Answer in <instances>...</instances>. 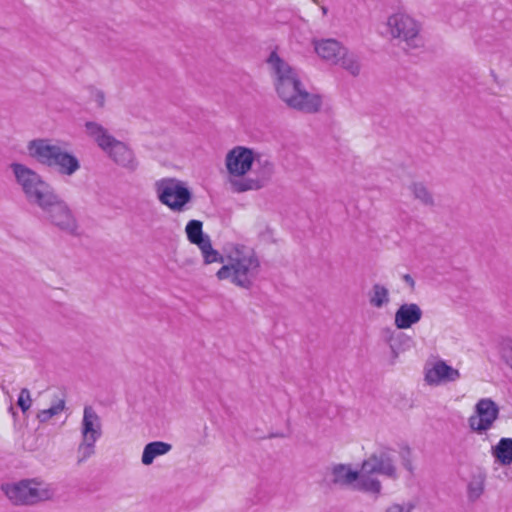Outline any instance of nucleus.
Returning <instances> with one entry per match:
<instances>
[{
    "label": "nucleus",
    "instance_id": "f257e3e1",
    "mask_svg": "<svg viewBox=\"0 0 512 512\" xmlns=\"http://www.w3.org/2000/svg\"><path fill=\"white\" fill-rule=\"evenodd\" d=\"M274 76L276 92L289 108L304 113H316L322 106V99L304 88L297 71L281 59L276 52L268 58Z\"/></svg>",
    "mask_w": 512,
    "mask_h": 512
},
{
    "label": "nucleus",
    "instance_id": "f03ea898",
    "mask_svg": "<svg viewBox=\"0 0 512 512\" xmlns=\"http://www.w3.org/2000/svg\"><path fill=\"white\" fill-rule=\"evenodd\" d=\"M27 150L31 158L44 166L55 168L61 175L72 176L81 167L74 154L49 139H33L28 142Z\"/></svg>",
    "mask_w": 512,
    "mask_h": 512
},
{
    "label": "nucleus",
    "instance_id": "7ed1b4c3",
    "mask_svg": "<svg viewBox=\"0 0 512 512\" xmlns=\"http://www.w3.org/2000/svg\"><path fill=\"white\" fill-rule=\"evenodd\" d=\"M85 131L98 147L103 150L116 164L134 171L138 163L133 151L122 141L117 140L101 124L94 121L85 123Z\"/></svg>",
    "mask_w": 512,
    "mask_h": 512
},
{
    "label": "nucleus",
    "instance_id": "20e7f679",
    "mask_svg": "<svg viewBox=\"0 0 512 512\" xmlns=\"http://www.w3.org/2000/svg\"><path fill=\"white\" fill-rule=\"evenodd\" d=\"M260 262L253 252L236 251L229 258L228 264L223 265L216 276L219 280L230 279L238 287L249 289L258 275Z\"/></svg>",
    "mask_w": 512,
    "mask_h": 512
},
{
    "label": "nucleus",
    "instance_id": "39448f33",
    "mask_svg": "<svg viewBox=\"0 0 512 512\" xmlns=\"http://www.w3.org/2000/svg\"><path fill=\"white\" fill-rule=\"evenodd\" d=\"M159 202L173 212H183L192 201L193 194L185 182L172 177L161 178L154 183Z\"/></svg>",
    "mask_w": 512,
    "mask_h": 512
},
{
    "label": "nucleus",
    "instance_id": "423d86ee",
    "mask_svg": "<svg viewBox=\"0 0 512 512\" xmlns=\"http://www.w3.org/2000/svg\"><path fill=\"white\" fill-rule=\"evenodd\" d=\"M387 29L392 38L404 43V49H416L424 45L419 23L404 13H395L387 19Z\"/></svg>",
    "mask_w": 512,
    "mask_h": 512
},
{
    "label": "nucleus",
    "instance_id": "0eeeda50",
    "mask_svg": "<svg viewBox=\"0 0 512 512\" xmlns=\"http://www.w3.org/2000/svg\"><path fill=\"white\" fill-rule=\"evenodd\" d=\"M44 219L59 230L70 234H78V222L69 205L60 197L43 213Z\"/></svg>",
    "mask_w": 512,
    "mask_h": 512
},
{
    "label": "nucleus",
    "instance_id": "6e6552de",
    "mask_svg": "<svg viewBox=\"0 0 512 512\" xmlns=\"http://www.w3.org/2000/svg\"><path fill=\"white\" fill-rule=\"evenodd\" d=\"M361 466L364 473L379 474L390 479L398 477L392 452L388 448H381L373 452L362 462Z\"/></svg>",
    "mask_w": 512,
    "mask_h": 512
},
{
    "label": "nucleus",
    "instance_id": "1a4fd4ad",
    "mask_svg": "<svg viewBox=\"0 0 512 512\" xmlns=\"http://www.w3.org/2000/svg\"><path fill=\"white\" fill-rule=\"evenodd\" d=\"M499 416V407L490 398H482L475 405V414L468 419L471 430L482 434L491 429Z\"/></svg>",
    "mask_w": 512,
    "mask_h": 512
},
{
    "label": "nucleus",
    "instance_id": "9d476101",
    "mask_svg": "<svg viewBox=\"0 0 512 512\" xmlns=\"http://www.w3.org/2000/svg\"><path fill=\"white\" fill-rule=\"evenodd\" d=\"M10 168L26 199L39 188L45 187L46 181L43 177L26 165L21 163H12Z\"/></svg>",
    "mask_w": 512,
    "mask_h": 512
},
{
    "label": "nucleus",
    "instance_id": "9b49d317",
    "mask_svg": "<svg viewBox=\"0 0 512 512\" xmlns=\"http://www.w3.org/2000/svg\"><path fill=\"white\" fill-rule=\"evenodd\" d=\"M5 495L16 505L34 504L42 499L40 491L29 481L2 486Z\"/></svg>",
    "mask_w": 512,
    "mask_h": 512
},
{
    "label": "nucleus",
    "instance_id": "f8f14e48",
    "mask_svg": "<svg viewBox=\"0 0 512 512\" xmlns=\"http://www.w3.org/2000/svg\"><path fill=\"white\" fill-rule=\"evenodd\" d=\"M254 160L251 149L237 146L226 155V167L231 175L239 177L245 175L251 169Z\"/></svg>",
    "mask_w": 512,
    "mask_h": 512
},
{
    "label": "nucleus",
    "instance_id": "ddd939ff",
    "mask_svg": "<svg viewBox=\"0 0 512 512\" xmlns=\"http://www.w3.org/2000/svg\"><path fill=\"white\" fill-rule=\"evenodd\" d=\"M460 378V372L444 361H437L425 373V381L430 385L454 382Z\"/></svg>",
    "mask_w": 512,
    "mask_h": 512
},
{
    "label": "nucleus",
    "instance_id": "4468645a",
    "mask_svg": "<svg viewBox=\"0 0 512 512\" xmlns=\"http://www.w3.org/2000/svg\"><path fill=\"white\" fill-rule=\"evenodd\" d=\"M423 312L416 303H404L395 312L394 324L398 329H409L422 318Z\"/></svg>",
    "mask_w": 512,
    "mask_h": 512
},
{
    "label": "nucleus",
    "instance_id": "2eb2a0df",
    "mask_svg": "<svg viewBox=\"0 0 512 512\" xmlns=\"http://www.w3.org/2000/svg\"><path fill=\"white\" fill-rule=\"evenodd\" d=\"M81 436L88 440H98L102 436L101 419L92 406L84 407Z\"/></svg>",
    "mask_w": 512,
    "mask_h": 512
},
{
    "label": "nucleus",
    "instance_id": "dca6fc26",
    "mask_svg": "<svg viewBox=\"0 0 512 512\" xmlns=\"http://www.w3.org/2000/svg\"><path fill=\"white\" fill-rule=\"evenodd\" d=\"M59 198L60 196L55 192L54 188L46 182L45 187L39 188L26 200L30 204L39 207L45 213Z\"/></svg>",
    "mask_w": 512,
    "mask_h": 512
},
{
    "label": "nucleus",
    "instance_id": "f3484780",
    "mask_svg": "<svg viewBox=\"0 0 512 512\" xmlns=\"http://www.w3.org/2000/svg\"><path fill=\"white\" fill-rule=\"evenodd\" d=\"M316 53L324 60L335 64L345 47L335 39H322L314 42Z\"/></svg>",
    "mask_w": 512,
    "mask_h": 512
},
{
    "label": "nucleus",
    "instance_id": "a211bd4d",
    "mask_svg": "<svg viewBox=\"0 0 512 512\" xmlns=\"http://www.w3.org/2000/svg\"><path fill=\"white\" fill-rule=\"evenodd\" d=\"M359 478V472L354 471L349 465L336 464L331 468V483L343 487H353Z\"/></svg>",
    "mask_w": 512,
    "mask_h": 512
},
{
    "label": "nucleus",
    "instance_id": "6ab92c4d",
    "mask_svg": "<svg viewBox=\"0 0 512 512\" xmlns=\"http://www.w3.org/2000/svg\"><path fill=\"white\" fill-rule=\"evenodd\" d=\"M172 445L162 441H153L145 445L141 461L144 465H151L158 456L168 453Z\"/></svg>",
    "mask_w": 512,
    "mask_h": 512
},
{
    "label": "nucleus",
    "instance_id": "aec40b11",
    "mask_svg": "<svg viewBox=\"0 0 512 512\" xmlns=\"http://www.w3.org/2000/svg\"><path fill=\"white\" fill-rule=\"evenodd\" d=\"M372 475V473L359 472V478L355 481L353 488L361 492L379 495L382 490L381 482Z\"/></svg>",
    "mask_w": 512,
    "mask_h": 512
},
{
    "label": "nucleus",
    "instance_id": "412c9836",
    "mask_svg": "<svg viewBox=\"0 0 512 512\" xmlns=\"http://www.w3.org/2000/svg\"><path fill=\"white\" fill-rule=\"evenodd\" d=\"M492 455L500 465H510L512 463V438H501L492 447Z\"/></svg>",
    "mask_w": 512,
    "mask_h": 512
},
{
    "label": "nucleus",
    "instance_id": "4be33fe9",
    "mask_svg": "<svg viewBox=\"0 0 512 512\" xmlns=\"http://www.w3.org/2000/svg\"><path fill=\"white\" fill-rule=\"evenodd\" d=\"M335 64H339L352 76H358L360 74L361 65L359 57L355 53L349 52L347 48L343 50V53L340 54V57Z\"/></svg>",
    "mask_w": 512,
    "mask_h": 512
},
{
    "label": "nucleus",
    "instance_id": "5701e85b",
    "mask_svg": "<svg viewBox=\"0 0 512 512\" xmlns=\"http://www.w3.org/2000/svg\"><path fill=\"white\" fill-rule=\"evenodd\" d=\"M202 226L201 221L190 220L185 228L188 240L198 247L210 239L208 235L203 233Z\"/></svg>",
    "mask_w": 512,
    "mask_h": 512
},
{
    "label": "nucleus",
    "instance_id": "b1692460",
    "mask_svg": "<svg viewBox=\"0 0 512 512\" xmlns=\"http://www.w3.org/2000/svg\"><path fill=\"white\" fill-rule=\"evenodd\" d=\"M369 302L375 308H382L390 302L389 290L379 283L374 284L369 293Z\"/></svg>",
    "mask_w": 512,
    "mask_h": 512
},
{
    "label": "nucleus",
    "instance_id": "393cba45",
    "mask_svg": "<svg viewBox=\"0 0 512 512\" xmlns=\"http://www.w3.org/2000/svg\"><path fill=\"white\" fill-rule=\"evenodd\" d=\"M387 332L390 334L387 341L395 357L398 356L399 351L410 347L412 339L406 334L402 332L394 334L390 330H387Z\"/></svg>",
    "mask_w": 512,
    "mask_h": 512
},
{
    "label": "nucleus",
    "instance_id": "a878e982",
    "mask_svg": "<svg viewBox=\"0 0 512 512\" xmlns=\"http://www.w3.org/2000/svg\"><path fill=\"white\" fill-rule=\"evenodd\" d=\"M65 409V399L64 397H55V400L52 402L51 406L48 409L40 410L37 413V419L41 423H45L49 421L52 417L60 414Z\"/></svg>",
    "mask_w": 512,
    "mask_h": 512
},
{
    "label": "nucleus",
    "instance_id": "bb28decb",
    "mask_svg": "<svg viewBox=\"0 0 512 512\" xmlns=\"http://www.w3.org/2000/svg\"><path fill=\"white\" fill-rule=\"evenodd\" d=\"M234 192H245L248 190H258L263 187V183L259 179L241 178L230 181Z\"/></svg>",
    "mask_w": 512,
    "mask_h": 512
},
{
    "label": "nucleus",
    "instance_id": "cd10ccee",
    "mask_svg": "<svg viewBox=\"0 0 512 512\" xmlns=\"http://www.w3.org/2000/svg\"><path fill=\"white\" fill-rule=\"evenodd\" d=\"M411 191L416 199L426 206H433L434 199L427 187L422 183H413Z\"/></svg>",
    "mask_w": 512,
    "mask_h": 512
},
{
    "label": "nucleus",
    "instance_id": "c85d7f7f",
    "mask_svg": "<svg viewBox=\"0 0 512 512\" xmlns=\"http://www.w3.org/2000/svg\"><path fill=\"white\" fill-rule=\"evenodd\" d=\"M199 249L202 252L204 262L206 264L214 263V262H221L223 263V257L222 255L215 250L211 245V240H207L202 245L199 246Z\"/></svg>",
    "mask_w": 512,
    "mask_h": 512
},
{
    "label": "nucleus",
    "instance_id": "c756f323",
    "mask_svg": "<svg viewBox=\"0 0 512 512\" xmlns=\"http://www.w3.org/2000/svg\"><path fill=\"white\" fill-rule=\"evenodd\" d=\"M97 440H88L82 438V442L79 444L77 453H78V462H84L88 458H90L95 453V443Z\"/></svg>",
    "mask_w": 512,
    "mask_h": 512
},
{
    "label": "nucleus",
    "instance_id": "7c9ffc66",
    "mask_svg": "<svg viewBox=\"0 0 512 512\" xmlns=\"http://www.w3.org/2000/svg\"><path fill=\"white\" fill-rule=\"evenodd\" d=\"M484 491V478H473L468 484V497L471 501L477 500Z\"/></svg>",
    "mask_w": 512,
    "mask_h": 512
},
{
    "label": "nucleus",
    "instance_id": "2f4dec72",
    "mask_svg": "<svg viewBox=\"0 0 512 512\" xmlns=\"http://www.w3.org/2000/svg\"><path fill=\"white\" fill-rule=\"evenodd\" d=\"M32 404L30 391L27 388H22L18 396L17 405L20 407L23 413H26Z\"/></svg>",
    "mask_w": 512,
    "mask_h": 512
},
{
    "label": "nucleus",
    "instance_id": "473e14b6",
    "mask_svg": "<svg viewBox=\"0 0 512 512\" xmlns=\"http://www.w3.org/2000/svg\"><path fill=\"white\" fill-rule=\"evenodd\" d=\"M501 356H502L503 361L512 370V341L509 340L502 344Z\"/></svg>",
    "mask_w": 512,
    "mask_h": 512
},
{
    "label": "nucleus",
    "instance_id": "72a5a7b5",
    "mask_svg": "<svg viewBox=\"0 0 512 512\" xmlns=\"http://www.w3.org/2000/svg\"><path fill=\"white\" fill-rule=\"evenodd\" d=\"M400 457L402 460V465L409 472L413 471L412 460H411V450L409 447H403L400 451Z\"/></svg>",
    "mask_w": 512,
    "mask_h": 512
},
{
    "label": "nucleus",
    "instance_id": "f704fd0d",
    "mask_svg": "<svg viewBox=\"0 0 512 512\" xmlns=\"http://www.w3.org/2000/svg\"><path fill=\"white\" fill-rule=\"evenodd\" d=\"M91 95H92L93 100L98 105V107H103L104 106V104H105V94H104L103 91L98 90V89H94V90H92Z\"/></svg>",
    "mask_w": 512,
    "mask_h": 512
},
{
    "label": "nucleus",
    "instance_id": "c9c22d12",
    "mask_svg": "<svg viewBox=\"0 0 512 512\" xmlns=\"http://www.w3.org/2000/svg\"><path fill=\"white\" fill-rule=\"evenodd\" d=\"M413 508H414V506L412 504H407V505L393 504L386 510V512H411Z\"/></svg>",
    "mask_w": 512,
    "mask_h": 512
},
{
    "label": "nucleus",
    "instance_id": "e433bc0d",
    "mask_svg": "<svg viewBox=\"0 0 512 512\" xmlns=\"http://www.w3.org/2000/svg\"><path fill=\"white\" fill-rule=\"evenodd\" d=\"M257 161L263 166V174H264V176L266 178L270 177L271 174L273 173V164L269 160H267V159H265L263 161V163L261 162L260 159H258Z\"/></svg>",
    "mask_w": 512,
    "mask_h": 512
},
{
    "label": "nucleus",
    "instance_id": "4c0bfd02",
    "mask_svg": "<svg viewBox=\"0 0 512 512\" xmlns=\"http://www.w3.org/2000/svg\"><path fill=\"white\" fill-rule=\"evenodd\" d=\"M403 279H404V281H405L406 283H408L411 287H413V286H414L415 282H414L413 278H412L409 274H405V275L403 276Z\"/></svg>",
    "mask_w": 512,
    "mask_h": 512
},
{
    "label": "nucleus",
    "instance_id": "58836bf2",
    "mask_svg": "<svg viewBox=\"0 0 512 512\" xmlns=\"http://www.w3.org/2000/svg\"><path fill=\"white\" fill-rule=\"evenodd\" d=\"M9 411L12 414V416L15 418L17 413L15 412V410H14V408L12 406H10Z\"/></svg>",
    "mask_w": 512,
    "mask_h": 512
},
{
    "label": "nucleus",
    "instance_id": "ea45409f",
    "mask_svg": "<svg viewBox=\"0 0 512 512\" xmlns=\"http://www.w3.org/2000/svg\"><path fill=\"white\" fill-rule=\"evenodd\" d=\"M321 10H322V12H323V14H324V15H326V14H327V12H328L327 7H325V6H322V7H321Z\"/></svg>",
    "mask_w": 512,
    "mask_h": 512
},
{
    "label": "nucleus",
    "instance_id": "a19ab883",
    "mask_svg": "<svg viewBox=\"0 0 512 512\" xmlns=\"http://www.w3.org/2000/svg\"><path fill=\"white\" fill-rule=\"evenodd\" d=\"M313 2L317 4V3H318V0H313Z\"/></svg>",
    "mask_w": 512,
    "mask_h": 512
}]
</instances>
